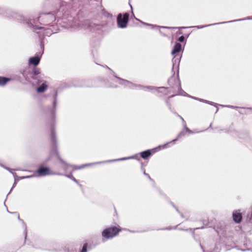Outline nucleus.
<instances>
[{"instance_id": "a878e982", "label": "nucleus", "mask_w": 252, "mask_h": 252, "mask_svg": "<svg viewBox=\"0 0 252 252\" xmlns=\"http://www.w3.org/2000/svg\"><path fill=\"white\" fill-rule=\"evenodd\" d=\"M185 40V37L184 36H181L178 38V41L180 42H183Z\"/></svg>"}, {"instance_id": "4468645a", "label": "nucleus", "mask_w": 252, "mask_h": 252, "mask_svg": "<svg viewBox=\"0 0 252 252\" xmlns=\"http://www.w3.org/2000/svg\"><path fill=\"white\" fill-rule=\"evenodd\" d=\"M40 60V57L38 56L30 58L29 60V64H32L34 66H36L39 63Z\"/></svg>"}, {"instance_id": "e433bc0d", "label": "nucleus", "mask_w": 252, "mask_h": 252, "mask_svg": "<svg viewBox=\"0 0 252 252\" xmlns=\"http://www.w3.org/2000/svg\"><path fill=\"white\" fill-rule=\"evenodd\" d=\"M42 28H43V27H38V29H42Z\"/></svg>"}, {"instance_id": "7ed1b4c3", "label": "nucleus", "mask_w": 252, "mask_h": 252, "mask_svg": "<svg viewBox=\"0 0 252 252\" xmlns=\"http://www.w3.org/2000/svg\"><path fill=\"white\" fill-rule=\"evenodd\" d=\"M116 82L120 85H124L126 87L135 90H143L145 91H150L155 90L158 93L165 94L167 92V88L165 87L156 88L151 86H144L141 85H138L130 82L126 80L123 79L121 78L115 76Z\"/></svg>"}, {"instance_id": "2f4dec72", "label": "nucleus", "mask_w": 252, "mask_h": 252, "mask_svg": "<svg viewBox=\"0 0 252 252\" xmlns=\"http://www.w3.org/2000/svg\"><path fill=\"white\" fill-rule=\"evenodd\" d=\"M140 22L141 23H142L143 25H146V26H149V25H150V24L146 23L143 22L141 21H140Z\"/></svg>"}, {"instance_id": "72a5a7b5", "label": "nucleus", "mask_w": 252, "mask_h": 252, "mask_svg": "<svg viewBox=\"0 0 252 252\" xmlns=\"http://www.w3.org/2000/svg\"><path fill=\"white\" fill-rule=\"evenodd\" d=\"M20 179H25V176H22L19 178Z\"/></svg>"}, {"instance_id": "dca6fc26", "label": "nucleus", "mask_w": 252, "mask_h": 252, "mask_svg": "<svg viewBox=\"0 0 252 252\" xmlns=\"http://www.w3.org/2000/svg\"><path fill=\"white\" fill-rule=\"evenodd\" d=\"M182 48L181 44L179 43H176L174 46L173 49L172 51L171 54L174 55L179 52Z\"/></svg>"}, {"instance_id": "b1692460", "label": "nucleus", "mask_w": 252, "mask_h": 252, "mask_svg": "<svg viewBox=\"0 0 252 252\" xmlns=\"http://www.w3.org/2000/svg\"><path fill=\"white\" fill-rule=\"evenodd\" d=\"M6 13V14H8V11H6L5 9L3 8H0V14H4Z\"/></svg>"}, {"instance_id": "f3484780", "label": "nucleus", "mask_w": 252, "mask_h": 252, "mask_svg": "<svg viewBox=\"0 0 252 252\" xmlns=\"http://www.w3.org/2000/svg\"><path fill=\"white\" fill-rule=\"evenodd\" d=\"M9 80V78L0 76V86H3L5 85L6 83Z\"/></svg>"}, {"instance_id": "1a4fd4ad", "label": "nucleus", "mask_w": 252, "mask_h": 252, "mask_svg": "<svg viewBox=\"0 0 252 252\" xmlns=\"http://www.w3.org/2000/svg\"><path fill=\"white\" fill-rule=\"evenodd\" d=\"M37 176H45L47 175H61L62 174L60 173H55L52 172L51 169L47 167H40L38 168L37 172Z\"/></svg>"}, {"instance_id": "bb28decb", "label": "nucleus", "mask_w": 252, "mask_h": 252, "mask_svg": "<svg viewBox=\"0 0 252 252\" xmlns=\"http://www.w3.org/2000/svg\"><path fill=\"white\" fill-rule=\"evenodd\" d=\"M221 106L222 107H228V108H236V107L234 106H232V105H221Z\"/></svg>"}, {"instance_id": "2eb2a0df", "label": "nucleus", "mask_w": 252, "mask_h": 252, "mask_svg": "<svg viewBox=\"0 0 252 252\" xmlns=\"http://www.w3.org/2000/svg\"><path fill=\"white\" fill-rule=\"evenodd\" d=\"M233 218L236 222L239 223L242 220V216L239 212L236 211L233 213Z\"/></svg>"}, {"instance_id": "6e6552de", "label": "nucleus", "mask_w": 252, "mask_h": 252, "mask_svg": "<svg viewBox=\"0 0 252 252\" xmlns=\"http://www.w3.org/2000/svg\"><path fill=\"white\" fill-rule=\"evenodd\" d=\"M129 15L128 13H125L123 16L121 14L118 15L117 17L118 26L120 28H125L127 26L128 21Z\"/></svg>"}, {"instance_id": "9d476101", "label": "nucleus", "mask_w": 252, "mask_h": 252, "mask_svg": "<svg viewBox=\"0 0 252 252\" xmlns=\"http://www.w3.org/2000/svg\"><path fill=\"white\" fill-rule=\"evenodd\" d=\"M34 83L39 85L36 89V92L38 93L44 92L48 87L47 82L42 79H38L37 81L34 82Z\"/></svg>"}, {"instance_id": "0eeeda50", "label": "nucleus", "mask_w": 252, "mask_h": 252, "mask_svg": "<svg viewBox=\"0 0 252 252\" xmlns=\"http://www.w3.org/2000/svg\"><path fill=\"white\" fill-rule=\"evenodd\" d=\"M65 17V15H64L63 17V22L64 24L66 23V25H63V27H64L65 28H74L77 27L82 29H87L89 27L88 25L89 23V22L88 21H85L83 22V23H82L81 24H78L77 25H76L72 23V19H68L67 21Z\"/></svg>"}, {"instance_id": "9b49d317", "label": "nucleus", "mask_w": 252, "mask_h": 252, "mask_svg": "<svg viewBox=\"0 0 252 252\" xmlns=\"http://www.w3.org/2000/svg\"><path fill=\"white\" fill-rule=\"evenodd\" d=\"M181 94L183 95L184 96H186L189 97L191 98L192 99H194L195 100H198V101H201V102H204V103H206L212 105H214V106H215L216 107H217V105H218L217 103H214L213 102L209 101H208V100H205V99H201V98H198V97H194V96H192L189 95L186 92H184V93L182 94Z\"/></svg>"}, {"instance_id": "423d86ee", "label": "nucleus", "mask_w": 252, "mask_h": 252, "mask_svg": "<svg viewBox=\"0 0 252 252\" xmlns=\"http://www.w3.org/2000/svg\"><path fill=\"white\" fill-rule=\"evenodd\" d=\"M169 147V143H166L163 145L159 146L158 147L153 149L152 150H148L140 153V156L143 159H146L149 157L152 153H155L156 152L159 151L161 149H166Z\"/></svg>"}, {"instance_id": "f03ea898", "label": "nucleus", "mask_w": 252, "mask_h": 252, "mask_svg": "<svg viewBox=\"0 0 252 252\" xmlns=\"http://www.w3.org/2000/svg\"><path fill=\"white\" fill-rule=\"evenodd\" d=\"M11 16L19 22L25 24L30 28H34V25L37 22L44 25H53L56 20V16L51 13H41L37 16H33L32 19L16 13H13Z\"/></svg>"}, {"instance_id": "c756f323", "label": "nucleus", "mask_w": 252, "mask_h": 252, "mask_svg": "<svg viewBox=\"0 0 252 252\" xmlns=\"http://www.w3.org/2000/svg\"><path fill=\"white\" fill-rule=\"evenodd\" d=\"M12 174L13 175V176L14 178V180L17 179V174L15 173H14V172L12 173Z\"/></svg>"}, {"instance_id": "ea45409f", "label": "nucleus", "mask_w": 252, "mask_h": 252, "mask_svg": "<svg viewBox=\"0 0 252 252\" xmlns=\"http://www.w3.org/2000/svg\"><path fill=\"white\" fill-rule=\"evenodd\" d=\"M181 216L182 217H183V215H182V214H181Z\"/></svg>"}, {"instance_id": "f704fd0d", "label": "nucleus", "mask_w": 252, "mask_h": 252, "mask_svg": "<svg viewBox=\"0 0 252 252\" xmlns=\"http://www.w3.org/2000/svg\"><path fill=\"white\" fill-rule=\"evenodd\" d=\"M171 227H168V228H165L164 229H166V230H170L171 229Z\"/></svg>"}, {"instance_id": "c9c22d12", "label": "nucleus", "mask_w": 252, "mask_h": 252, "mask_svg": "<svg viewBox=\"0 0 252 252\" xmlns=\"http://www.w3.org/2000/svg\"><path fill=\"white\" fill-rule=\"evenodd\" d=\"M14 171H18V170H22L21 169H14Z\"/></svg>"}, {"instance_id": "4be33fe9", "label": "nucleus", "mask_w": 252, "mask_h": 252, "mask_svg": "<svg viewBox=\"0 0 252 252\" xmlns=\"http://www.w3.org/2000/svg\"><path fill=\"white\" fill-rule=\"evenodd\" d=\"M87 246L88 245L87 243L84 244L83 248L81 251V252H87Z\"/></svg>"}, {"instance_id": "5701e85b", "label": "nucleus", "mask_w": 252, "mask_h": 252, "mask_svg": "<svg viewBox=\"0 0 252 252\" xmlns=\"http://www.w3.org/2000/svg\"><path fill=\"white\" fill-rule=\"evenodd\" d=\"M178 116L180 118V119L182 121L183 125L184 127L185 128V129L186 128V127H187V125H186V122L184 121V119L181 116H180L179 115H178Z\"/></svg>"}, {"instance_id": "20e7f679", "label": "nucleus", "mask_w": 252, "mask_h": 252, "mask_svg": "<svg viewBox=\"0 0 252 252\" xmlns=\"http://www.w3.org/2000/svg\"><path fill=\"white\" fill-rule=\"evenodd\" d=\"M40 72L39 68H34L32 72H31L29 69H26L22 72V74L27 83L33 85L34 83L32 81V80L36 81L38 79L43 78L41 75H39Z\"/></svg>"}, {"instance_id": "473e14b6", "label": "nucleus", "mask_w": 252, "mask_h": 252, "mask_svg": "<svg viewBox=\"0 0 252 252\" xmlns=\"http://www.w3.org/2000/svg\"><path fill=\"white\" fill-rule=\"evenodd\" d=\"M111 87L116 88V87H118V85H114H114H111Z\"/></svg>"}, {"instance_id": "ddd939ff", "label": "nucleus", "mask_w": 252, "mask_h": 252, "mask_svg": "<svg viewBox=\"0 0 252 252\" xmlns=\"http://www.w3.org/2000/svg\"><path fill=\"white\" fill-rule=\"evenodd\" d=\"M245 20V19L235 20H232V21H227V22H220V23H215V24H209V25H204V26H195L194 27L197 28V29H202V28L206 27H209V26H213V25H215L222 24H225V23H227L234 22H236V21H241V20ZM193 27H190V28H193Z\"/></svg>"}, {"instance_id": "f8f14e48", "label": "nucleus", "mask_w": 252, "mask_h": 252, "mask_svg": "<svg viewBox=\"0 0 252 252\" xmlns=\"http://www.w3.org/2000/svg\"><path fill=\"white\" fill-rule=\"evenodd\" d=\"M57 95H58L57 92H55V93L53 95V98H54L53 100V107L51 110V111H50L51 115L52 116H54L55 115V113H56V109L57 103Z\"/></svg>"}, {"instance_id": "c85d7f7f", "label": "nucleus", "mask_w": 252, "mask_h": 252, "mask_svg": "<svg viewBox=\"0 0 252 252\" xmlns=\"http://www.w3.org/2000/svg\"><path fill=\"white\" fill-rule=\"evenodd\" d=\"M143 173H144V174L146 176H147L149 179H151V178H150V177L149 175L148 174H147V173L145 172V170L143 171Z\"/></svg>"}, {"instance_id": "393cba45", "label": "nucleus", "mask_w": 252, "mask_h": 252, "mask_svg": "<svg viewBox=\"0 0 252 252\" xmlns=\"http://www.w3.org/2000/svg\"><path fill=\"white\" fill-rule=\"evenodd\" d=\"M17 179L14 180V183L13 184L12 187L11 189H10V191L9 192L8 194H9L10 193V192L11 191L12 189L16 186V185L17 184Z\"/></svg>"}, {"instance_id": "aec40b11", "label": "nucleus", "mask_w": 252, "mask_h": 252, "mask_svg": "<svg viewBox=\"0 0 252 252\" xmlns=\"http://www.w3.org/2000/svg\"><path fill=\"white\" fill-rule=\"evenodd\" d=\"M0 166H1V167H2L3 168H4V169H5L6 170H7V171H8L10 173H11V174L13 172V171H14V169H11L9 167H6L4 165H3V164H0Z\"/></svg>"}, {"instance_id": "4c0bfd02", "label": "nucleus", "mask_w": 252, "mask_h": 252, "mask_svg": "<svg viewBox=\"0 0 252 252\" xmlns=\"http://www.w3.org/2000/svg\"><path fill=\"white\" fill-rule=\"evenodd\" d=\"M247 19L250 20V19H252V18H251V17H248V18H247Z\"/></svg>"}, {"instance_id": "6ab92c4d", "label": "nucleus", "mask_w": 252, "mask_h": 252, "mask_svg": "<svg viewBox=\"0 0 252 252\" xmlns=\"http://www.w3.org/2000/svg\"><path fill=\"white\" fill-rule=\"evenodd\" d=\"M65 176L66 177L71 179L72 181H73L76 183L79 184L77 180L74 177H73V176H72V175L71 174H69V175H65Z\"/></svg>"}, {"instance_id": "a211bd4d", "label": "nucleus", "mask_w": 252, "mask_h": 252, "mask_svg": "<svg viewBox=\"0 0 252 252\" xmlns=\"http://www.w3.org/2000/svg\"><path fill=\"white\" fill-rule=\"evenodd\" d=\"M183 135H184V132H180V133L178 134V136H177V138H176V139H175L173 140L172 141H170V142H168V143H169V145L170 144H171V143H174L176 141H177V140H178L179 138H181V137L182 136H183ZM169 146H170L169 145Z\"/></svg>"}, {"instance_id": "f257e3e1", "label": "nucleus", "mask_w": 252, "mask_h": 252, "mask_svg": "<svg viewBox=\"0 0 252 252\" xmlns=\"http://www.w3.org/2000/svg\"><path fill=\"white\" fill-rule=\"evenodd\" d=\"M51 140L52 142V149L51 151V153L52 155H54L59 160V164L61 167L65 171H66L70 168H72V172L76 170L83 169L85 167H89L94 165H96L100 163H104L106 162H109L112 161H122L126 160L131 159H136V156H132L128 157L122 158L118 159H113V160H109L107 161H99V162H95L90 163H87L82 164L80 166H77L75 165H71L69 163L65 162L60 157L58 151L57 150L56 142V137L55 131L53 127L51 128Z\"/></svg>"}, {"instance_id": "412c9836", "label": "nucleus", "mask_w": 252, "mask_h": 252, "mask_svg": "<svg viewBox=\"0 0 252 252\" xmlns=\"http://www.w3.org/2000/svg\"><path fill=\"white\" fill-rule=\"evenodd\" d=\"M149 26H150L152 29H154L155 28H165V29L170 28L169 27H160V26H158L157 25H152V24H150V25H149Z\"/></svg>"}, {"instance_id": "7c9ffc66", "label": "nucleus", "mask_w": 252, "mask_h": 252, "mask_svg": "<svg viewBox=\"0 0 252 252\" xmlns=\"http://www.w3.org/2000/svg\"><path fill=\"white\" fill-rule=\"evenodd\" d=\"M36 175H30V176H25V179L30 178L33 177L35 176Z\"/></svg>"}, {"instance_id": "cd10ccee", "label": "nucleus", "mask_w": 252, "mask_h": 252, "mask_svg": "<svg viewBox=\"0 0 252 252\" xmlns=\"http://www.w3.org/2000/svg\"><path fill=\"white\" fill-rule=\"evenodd\" d=\"M187 132H188L189 133H193V132L191 130H190L188 127H186V128H185Z\"/></svg>"}, {"instance_id": "39448f33", "label": "nucleus", "mask_w": 252, "mask_h": 252, "mask_svg": "<svg viewBox=\"0 0 252 252\" xmlns=\"http://www.w3.org/2000/svg\"><path fill=\"white\" fill-rule=\"evenodd\" d=\"M120 231L121 230L119 228L115 226L104 229L101 233L102 241L105 242L107 240L114 238Z\"/></svg>"}, {"instance_id": "58836bf2", "label": "nucleus", "mask_w": 252, "mask_h": 252, "mask_svg": "<svg viewBox=\"0 0 252 252\" xmlns=\"http://www.w3.org/2000/svg\"><path fill=\"white\" fill-rule=\"evenodd\" d=\"M62 7H61L60 8V10H62Z\"/></svg>"}]
</instances>
